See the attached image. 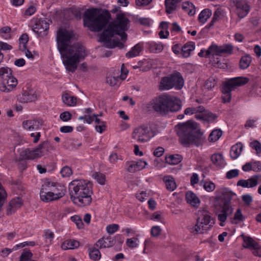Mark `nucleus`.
Instances as JSON below:
<instances>
[{
    "instance_id": "f257e3e1",
    "label": "nucleus",
    "mask_w": 261,
    "mask_h": 261,
    "mask_svg": "<svg viewBox=\"0 0 261 261\" xmlns=\"http://www.w3.org/2000/svg\"><path fill=\"white\" fill-rule=\"evenodd\" d=\"M73 37L72 31L59 29L57 34L58 49L63 59V63L68 71L74 72L78 63L88 55L85 47L79 43L69 45Z\"/></svg>"
},
{
    "instance_id": "f03ea898",
    "label": "nucleus",
    "mask_w": 261,
    "mask_h": 261,
    "mask_svg": "<svg viewBox=\"0 0 261 261\" xmlns=\"http://www.w3.org/2000/svg\"><path fill=\"white\" fill-rule=\"evenodd\" d=\"M129 23V20L124 13L117 14L116 19L110 22L100 34V41L105 43L109 48L118 47L122 48L124 45L122 42L118 39H114L112 42L111 39L115 35H118L120 36L121 40L125 42L127 39V34L125 32L128 29Z\"/></svg>"
},
{
    "instance_id": "7ed1b4c3",
    "label": "nucleus",
    "mask_w": 261,
    "mask_h": 261,
    "mask_svg": "<svg viewBox=\"0 0 261 261\" xmlns=\"http://www.w3.org/2000/svg\"><path fill=\"white\" fill-rule=\"evenodd\" d=\"M179 142L183 145L202 146L206 142L203 133L198 124L192 120L179 123L175 126Z\"/></svg>"
},
{
    "instance_id": "20e7f679",
    "label": "nucleus",
    "mask_w": 261,
    "mask_h": 261,
    "mask_svg": "<svg viewBox=\"0 0 261 261\" xmlns=\"http://www.w3.org/2000/svg\"><path fill=\"white\" fill-rule=\"evenodd\" d=\"M70 198L76 205L81 207L89 205L92 200V185L86 180L74 179L69 184Z\"/></svg>"
},
{
    "instance_id": "39448f33",
    "label": "nucleus",
    "mask_w": 261,
    "mask_h": 261,
    "mask_svg": "<svg viewBox=\"0 0 261 261\" xmlns=\"http://www.w3.org/2000/svg\"><path fill=\"white\" fill-rule=\"evenodd\" d=\"M216 193L214 207L218 219L220 222V225L223 226L227 218L233 214L234 208L231 200L237 198V195L228 188H222Z\"/></svg>"
},
{
    "instance_id": "423d86ee",
    "label": "nucleus",
    "mask_w": 261,
    "mask_h": 261,
    "mask_svg": "<svg viewBox=\"0 0 261 261\" xmlns=\"http://www.w3.org/2000/svg\"><path fill=\"white\" fill-rule=\"evenodd\" d=\"M110 18L111 14L107 10L92 8L85 11L84 24L91 31L99 32L108 24Z\"/></svg>"
},
{
    "instance_id": "0eeeda50",
    "label": "nucleus",
    "mask_w": 261,
    "mask_h": 261,
    "mask_svg": "<svg viewBox=\"0 0 261 261\" xmlns=\"http://www.w3.org/2000/svg\"><path fill=\"white\" fill-rule=\"evenodd\" d=\"M148 111L154 110L161 115L169 112H175L181 108V101L177 97L168 95H161L146 103Z\"/></svg>"
},
{
    "instance_id": "6e6552de",
    "label": "nucleus",
    "mask_w": 261,
    "mask_h": 261,
    "mask_svg": "<svg viewBox=\"0 0 261 261\" xmlns=\"http://www.w3.org/2000/svg\"><path fill=\"white\" fill-rule=\"evenodd\" d=\"M249 81L248 77L239 76L231 78L225 82L222 87V99L224 103L229 102L231 99V92L237 87L246 84Z\"/></svg>"
},
{
    "instance_id": "1a4fd4ad",
    "label": "nucleus",
    "mask_w": 261,
    "mask_h": 261,
    "mask_svg": "<svg viewBox=\"0 0 261 261\" xmlns=\"http://www.w3.org/2000/svg\"><path fill=\"white\" fill-rule=\"evenodd\" d=\"M184 84V81L181 74L178 72H175L162 79L159 89L161 90H165L175 88L177 90H179L182 88Z\"/></svg>"
},
{
    "instance_id": "9d476101",
    "label": "nucleus",
    "mask_w": 261,
    "mask_h": 261,
    "mask_svg": "<svg viewBox=\"0 0 261 261\" xmlns=\"http://www.w3.org/2000/svg\"><path fill=\"white\" fill-rule=\"evenodd\" d=\"M0 77L2 81L0 90L8 93L12 91L17 85V80L12 75L11 70L7 67L0 68Z\"/></svg>"
},
{
    "instance_id": "9b49d317",
    "label": "nucleus",
    "mask_w": 261,
    "mask_h": 261,
    "mask_svg": "<svg viewBox=\"0 0 261 261\" xmlns=\"http://www.w3.org/2000/svg\"><path fill=\"white\" fill-rule=\"evenodd\" d=\"M199 215L202 216V217H199L197 219V223L194 226L189 227V230L190 232L194 234H197L199 233H202L203 231L210 229L211 225L210 224L211 221V217L208 214L206 210L199 211Z\"/></svg>"
},
{
    "instance_id": "f8f14e48",
    "label": "nucleus",
    "mask_w": 261,
    "mask_h": 261,
    "mask_svg": "<svg viewBox=\"0 0 261 261\" xmlns=\"http://www.w3.org/2000/svg\"><path fill=\"white\" fill-rule=\"evenodd\" d=\"M155 134L152 128L143 124L136 127L132 133V137L138 142L145 143L149 141Z\"/></svg>"
},
{
    "instance_id": "ddd939ff",
    "label": "nucleus",
    "mask_w": 261,
    "mask_h": 261,
    "mask_svg": "<svg viewBox=\"0 0 261 261\" xmlns=\"http://www.w3.org/2000/svg\"><path fill=\"white\" fill-rule=\"evenodd\" d=\"M42 148H22L19 149V156L16 157V162H19L26 160H34L40 158L43 154Z\"/></svg>"
},
{
    "instance_id": "4468645a",
    "label": "nucleus",
    "mask_w": 261,
    "mask_h": 261,
    "mask_svg": "<svg viewBox=\"0 0 261 261\" xmlns=\"http://www.w3.org/2000/svg\"><path fill=\"white\" fill-rule=\"evenodd\" d=\"M233 46L230 44H224L221 46L212 45L206 50V56H207L213 53H215L216 55L231 54Z\"/></svg>"
},
{
    "instance_id": "2eb2a0df",
    "label": "nucleus",
    "mask_w": 261,
    "mask_h": 261,
    "mask_svg": "<svg viewBox=\"0 0 261 261\" xmlns=\"http://www.w3.org/2000/svg\"><path fill=\"white\" fill-rule=\"evenodd\" d=\"M45 182L57 200L65 195L66 188L64 186L57 182L47 181Z\"/></svg>"
},
{
    "instance_id": "dca6fc26",
    "label": "nucleus",
    "mask_w": 261,
    "mask_h": 261,
    "mask_svg": "<svg viewBox=\"0 0 261 261\" xmlns=\"http://www.w3.org/2000/svg\"><path fill=\"white\" fill-rule=\"evenodd\" d=\"M49 24L44 19H40L33 26V31L40 37H44L48 34Z\"/></svg>"
},
{
    "instance_id": "f3484780",
    "label": "nucleus",
    "mask_w": 261,
    "mask_h": 261,
    "mask_svg": "<svg viewBox=\"0 0 261 261\" xmlns=\"http://www.w3.org/2000/svg\"><path fill=\"white\" fill-rule=\"evenodd\" d=\"M17 99L20 102H30L37 100V95L34 90L27 88L26 90H23V92L18 96Z\"/></svg>"
},
{
    "instance_id": "a211bd4d",
    "label": "nucleus",
    "mask_w": 261,
    "mask_h": 261,
    "mask_svg": "<svg viewBox=\"0 0 261 261\" xmlns=\"http://www.w3.org/2000/svg\"><path fill=\"white\" fill-rule=\"evenodd\" d=\"M233 4L236 7V13L240 18H244L249 13L250 6L246 1H240Z\"/></svg>"
},
{
    "instance_id": "6ab92c4d",
    "label": "nucleus",
    "mask_w": 261,
    "mask_h": 261,
    "mask_svg": "<svg viewBox=\"0 0 261 261\" xmlns=\"http://www.w3.org/2000/svg\"><path fill=\"white\" fill-rule=\"evenodd\" d=\"M258 176L254 175L251 178L245 180L240 179L237 182L238 186L245 188H250L256 187L258 185Z\"/></svg>"
},
{
    "instance_id": "aec40b11",
    "label": "nucleus",
    "mask_w": 261,
    "mask_h": 261,
    "mask_svg": "<svg viewBox=\"0 0 261 261\" xmlns=\"http://www.w3.org/2000/svg\"><path fill=\"white\" fill-rule=\"evenodd\" d=\"M48 189H49V188L46 182H45V184L42 185L40 192L41 199L45 202L57 200L55 199V197L54 196L53 193H52L50 190Z\"/></svg>"
},
{
    "instance_id": "412c9836",
    "label": "nucleus",
    "mask_w": 261,
    "mask_h": 261,
    "mask_svg": "<svg viewBox=\"0 0 261 261\" xmlns=\"http://www.w3.org/2000/svg\"><path fill=\"white\" fill-rule=\"evenodd\" d=\"M42 125L41 120H28L22 122V126L25 129L32 131L37 130Z\"/></svg>"
},
{
    "instance_id": "4be33fe9",
    "label": "nucleus",
    "mask_w": 261,
    "mask_h": 261,
    "mask_svg": "<svg viewBox=\"0 0 261 261\" xmlns=\"http://www.w3.org/2000/svg\"><path fill=\"white\" fill-rule=\"evenodd\" d=\"M114 244V240L111 237H107L106 238H102L100 239L95 244L94 246L99 247V248H103L106 247H110Z\"/></svg>"
},
{
    "instance_id": "5701e85b",
    "label": "nucleus",
    "mask_w": 261,
    "mask_h": 261,
    "mask_svg": "<svg viewBox=\"0 0 261 261\" xmlns=\"http://www.w3.org/2000/svg\"><path fill=\"white\" fill-rule=\"evenodd\" d=\"M243 239L244 244L243 247L245 248L249 249L252 250L258 243L254 241L251 237L249 236H246L244 234L241 236Z\"/></svg>"
},
{
    "instance_id": "b1692460",
    "label": "nucleus",
    "mask_w": 261,
    "mask_h": 261,
    "mask_svg": "<svg viewBox=\"0 0 261 261\" xmlns=\"http://www.w3.org/2000/svg\"><path fill=\"white\" fill-rule=\"evenodd\" d=\"M22 204V201L20 198L16 197L13 199L9 202V207L7 210V214L8 215L11 214V211H12L13 212L17 208H20Z\"/></svg>"
},
{
    "instance_id": "393cba45",
    "label": "nucleus",
    "mask_w": 261,
    "mask_h": 261,
    "mask_svg": "<svg viewBox=\"0 0 261 261\" xmlns=\"http://www.w3.org/2000/svg\"><path fill=\"white\" fill-rule=\"evenodd\" d=\"M186 199L188 203L194 206H198L200 203V200L196 195L191 191L186 193Z\"/></svg>"
},
{
    "instance_id": "a878e982",
    "label": "nucleus",
    "mask_w": 261,
    "mask_h": 261,
    "mask_svg": "<svg viewBox=\"0 0 261 261\" xmlns=\"http://www.w3.org/2000/svg\"><path fill=\"white\" fill-rule=\"evenodd\" d=\"M181 0H165V5L166 12L167 14H171L177 7V4Z\"/></svg>"
},
{
    "instance_id": "bb28decb",
    "label": "nucleus",
    "mask_w": 261,
    "mask_h": 261,
    "mask_svg": "<svg viewBox=\"0 0 261 261\" xmlns=\"http://www.w3.org/2000/svg\"><path fill=\"white\" fill-rule=\"evenodd\" d=\"M149 51L153 53H161L164 48L163 45L161 42H155L150 41L147 43Z\"/></svg>"
},
{
    "instance_id": "cd10ccee",
    "label": "nucleus",
    "mask_w": 261,
    "mask_h": 261,
    "mask_svg": "<svg viewBox=\"0 0 261 261\" xmlns=\"http://www.w3.org/2000/svg\"><path fill=\"white\" fill-rule=\"evenodd\" d=\"M195 49L194 43L192 42H189L186 43L181 48L182 55L185 58L189 57L190 56L191 52Z\"/></svg>"
},
{
    "instance_id": "c85d7f7f",
    "label": "nucleus",
    "mask_w": 261,
    "mask_h": 261,
    "mask_svg": "<svg viewBox=\"0 0 261 261\" xmlns=\"http://www.w3.org/2000/svg\"><path fill=\"white\" fill-rule=\"evenodd\" d=\"M79 245L80 243L78 241L74 240H68L62 243L61 248L63 250L74 249L77 248Z\"/></svg>"
},
{
    "instance_id": "c756f323",
    "label": "nucleus",
    "mask_w": 261,
    "mask_h": 261,
    "mask_svg": "<svg viewBox=\"0 0 261 261\" xmlns=\"http://www.w3.org/2000/svg\"><path fill=\"white\" fill-rule=\"evenodd\" d=\"M163 180L165 183L167 190L170 191H173L176 187V183L173 177L171 176H165L163 178Z\"/></svg>"
},
{
    "instance_id": "7c9ffc66",
    "label": "nucleus",
    "mask_w": 261,
    "mask_h": 261,
    "mask_svg": "<svg viewBox=\"0 0 261 261\" xmlns=\"http://www.w3.org/2000/svg\"><path fill=\"white\" fill-rule=\"evenodd\" d=\"M182 9L187 12L190 16H193L195 14L196 10L194 5L188 1L182 3Z\"/></svg>"
},
{
    "instance_id": "2f4dec72",
    "label": "nucleus",
    "mask_w": 261,
    "mask_h": 261,
    "mask_svg": "<svg viewBox=\"0 0 261 261\" xmlns=\"http://www.w3.org/2000/svg\"><path fill=\"white\" fill-rule=\"evenodd\" d=\"M63 102L68 106H74L76 103V98L71 96L68 93H65L62 96Z\"/></svg>"
},
{
    "instance_id": "473e14b6",
    "label": "nucleus",
    "mask_w": 261,
    "mask_h": 261,
    "mask_svg": "<svg viewBox=\"0 0 261 261\" xmlns=\"http://www.w3.org/2000/svg\"><path fill=\"white\" fill-rule=\"evenodd\" d=\"M251 62V57L249 55H246L242 57L240 59L239 66L241 69L247 68Z\"/></svg>"
},
{
    "instance_id": "72a5a7b5",
    "label": "nucleus",
    "mask_w": 261,
    "mask_h": 261,
    "mask_svg": "<svg viewBox=\"0 0 261 261\" xmlns=\"http://www.w3.org/2000/svg\"><path fill=\"white\" fill-rule=\"evenodd\" d=\"M212 15V11L208 9L202 10L198 16V20L200 22L204 23L208 18Z\"/></svg>"
},
{
    "instance_id": "f704fd0d",
    "label": "nucleus",
    "mask_w": 261,
    "mask_h": 261,
    "mask_svg": "<svg viewBox=\"0 0 261 261\" xmlns=\"http://www.w3.org/2000/svg\"><path fill=\"white\" fill-rule=\"evenodd\" d=\"M222 132L220 129L213 130L209 135L208 140L210 142H215L222 136Z\"/></svg>"
},
{
    "instance_id": "c9c22d12",
    "label": "nucleus",
    "mask_w": 261,
    "mask_h": 261,
    "mask_svg": "<svg viewBox=\"0 0 261 261\" xmlns=\"http://www.w3.org/2000/svg\"><path fill=\"white\" fill-rule=\"evenodd\" d=\"M182 157L179 154L170 155L167 158H166V161L167 163L171 165L178 164L181 161Z\"/></svg>"
},
{
    "instance_id": "e433bc0d",
    "label": "nucleus",
    "mask_w": 261,
    "mask_h": 261,
    "mask_svg": "<svg viewBox=\"0 0 261 261\" xmlns=\"http://www.w3.org/2000/svg\"><path fill=\"white\" fill-rule=\"evenodd\" d=\"M141 51V47L139 44H136L131 50L126 54V57L127 58L135 57L139 55Z\"/></svg>"
},
{
    "instance_id": "4c0bfd02",
    "label": "nucleus",
    "mask_w": 261,
    "mask_h": 261,
    "mask_svg": "<svg viewBox=\"0 0 261 261\" xmlns=\"http://www.w3.org/2000/svg\"><path fill=\"white\" fill-rule=\"evenodd\" d=\"M29 41V36L27 34H23L19 38V49L22 51L27 48V44Z\"/></svg>"
},
{
    "instance_id": "58836bf2",
    "label": "nucleus",
    "mask_w": 261,
    "mask_h": 261,
    "mask_svg": "<svg viewBox=\"0 0 261 261\" xmlns=\"http://www.w3.org/2000/svg\"><path fill=\"white\" fill-rule=\"evenodd\" d=\"M33 255V253L29 250L24 249L20 256L19 261H33L32 260Z\"/></svg>"
},
{
    "instance_id": "ea45409f",
    "label": "nucleus",
    "mask_w": 261,
    "mask_h": 261,
    "mask_svg": "<svg viewBox=\"0 0 261 261\" xmlns=\"http://www.w3.org/2000/svg\"><path fill=\"white\" fill-rule=\"evenodd\" d=\"M124 169L126 171L132 173L137 172V170L136 168L135 161H128L126 162L125 163Z\"/></svg>"
},
{
    "instance_id": "a19ab883",
    "label": "nucleus",
    "mask_w": 261,
    "mask_h": 261,
    "mask_svg": "<svg viewBox=\"0 0 261 261\" xmlns=\"http://www.w3.org/2000/svg\"><path fill=\"white\" fill-rule=\"evenodd\" d=\"M92 177L96 180L99 184L103 185L106 181V176L103 174L95 172L92 174Z\"/></svg>"
},
{
    "instance_id": "79ce46f5",
    "label": "nucleus",
    "mask_w": 261,
    "mask_h": 261,
    "mask_svg": "<svg viewBox=\"0 0 261 261\" xmlns=\"http://www.w3.org/2000/svg\"><path fill=\"white\" fill-rule=\"evenodd\" d=\"M89 256L90 258L94 260H98L101 257L99 250L95 247L89 251Z\"/></svg>"
},
{
    "instance_id": "37998d69",
    "label": "nucleus",
    "mask_w": 261,
    "mask_h": 261,
    "mask_svg": "<svg viewBox=\"0 0 261 261\" xmlns=\"http://www.w3.org/2000/svg\"><path fill=\"white\" fill-rule=\"evenodd\" d=\"M212 162L217 166H221L223 164V158L221 154H214L211 157Z\"/></svg>"
},
{
    "instance_id": "c03bdc74",
    "label": "nucleus",
    "mask_w": 261,
    "mask_h": 261,
    "mask_svg": "<svg viewBox=\"0 0 261 261\" xmlns=\"http://www.w3.org/2000/svg\"><path fill=\"white\" fill-rule=\"evenodd\" d=\"M216 84V78L215 77L211 76L205 81L204 84V87L207 90H211L215 86Z\"/></svg>"
},
{
    "instance_id": "a18cd8bd",
    "label": "nucleus",
    "mask_w": 261,
    "mask_h": 261,
    "mask_svg": "<svg viewBox=\"0 0 261 261\" xmlns=\"http://www.w3.org/2000/svg\"><path fill=\"white\" fill-rule=\"evenodd\" d=\"M243 148H231L230 155L232 159H236L242 151Z\"/></svg>"
},
{
    "instance_id": "49530a36",
    "label": "nucleus",
    "mask_w": 261,
    "mask_h": 261,
    "mask_svg": "<svg viewBox=\"0 0 261 261\" xmlns=\"http://www.w3.org/2000/svg\"><path fill=\"white\" fill-rule=\"evenodd\" d=\"M11 29L9 27H5L1 29L0 33L1 34L2 36L5 39H9L10 38V31Z\"/></svg>"
},
{
    "instance_id": "de8ad7c7",
    "label": "nucleus",
    "mask_w": 261,
    "mask_h": 261,
    "mask_svg": "<svg viewBox=\"0 0 261 261\" xmlns=\"http://www.w3.org/2000/svg\"><path fill=\"white\" fill-rule=\"evenodd\" d=\"M60 173L63 177H69L72 174V171L70 167L65 166L62 168Z\"/></svg>"
},
{
    "instance_id": "09e8293b",
    "label": "nucleus",
    "mask_w": 261,
    "mask_h": 261,
    "mask_svg": "<svg viewBox=\"0 0 261 261\" xmlns=\"http://www.w3.org/2000/svg\"><path fill=\"white\" fill-rule=\"evenodd\" d=\"M244 219L245 218L242 214L241 209L238 208L234 213L233 218L232 219L231 222L233 223V220H237L240 222H242L243 221Z\"/></svg>"
},
{
    "instance_id": "8fccbe9b",
    "label": "nucleus",
    "mask_w": 261,
    "mask_h": 261,
    "mask_svg": "<svg viewBox=\"0 0 261 261\" xmlns=\"http://www.w3.org/2000/svg\"><path fill=\"white\" fill-rule=\"evenodd\" d=\"M203 188L207 192H210L215 189L216 186L212 181H205L203 185Z\"/></svg>"
},
{
    "instance_id": "3c124183",
    "label": "nucleus",
    "mask_w": 261,
    "mask_h": 261,
    "mask_svg": "<svg viewBox=\"0 0 261 261\" xmlns=\"http://www.w3.org/2000/svg\"><path fill=\"white\" fill-rule=\"evenodd\" d=\"M135 164L137 171L145 168L147 165V162L142 160H138L137 161H135Z\"/></svg>"
},
{
    "instance_id": "603ef678",
    "label": "nucleus",
    "mask_w": 261,
    "mask_h": 261,
    "mask_svg": "<svg viewBox=\"0 0 261 261\" xmlns=\"http://www.w3.org/2000/svg\"><path fill=\"white\" fill-rule=\"evenodd\" d=\"M71 220L75 222L78 228H82L83 227L84 224L82 222V219L78 216H74L71 217Z\"/></svg>"
},
{
    "instance_id": "864d4df0",
    "label": "nucleus",
    "mask_w": 261,
    "mask_h": 261,
    "mask_svg": "<svg viewBox=\"0 0 261 261\" xmlns=\"http://www.w3.org/2000/svg\"><path fill=\"white\" fill-rule=\"evenodd\" d=\"M239 174V170L237 169H233L228 171L226 174V178L227 179H231L238 176Z\"/></svg>"
},
{
    "instance_id": "5fc2aeb1",
    "label": "nucleus",
    "mask_w": 261,
    "mask_h": 261,
    "mask_svg": "<svg viewBox=\"0 0 261 261\" xmlns=\"http://www.w3.org/2000/svg\"><path fill=\"white\" fill-rule=\"evenodd\" d=\"M119 225L116 224H112L107 226L106 230L108 233L113 234L118 230Z\"/></svg>"
},
{
    "instance_id": "6e6d98bb",
    "label": "nucleus",
    "mask_w": 261,
    "mask_h": 261,
    "mask_svg": "<svg viewBox=\"0 0 261 261\" xmlns=\"http://www.w3.org/2000/svg\"><path fill=\"white\" fill-rule=\"evenodd\" d=\"M119 81L118 77L109 76L107 77L106 82L111 86L117 85V82Z\"/></svg>"
},
{
    "instance_id": "4d7b16f0",
    "label": "nucleus",
    "mask_w": 261,
    "mask_h": 261,
    "mask_svg": "<svg viewBox=\"0 0 261 261\" xmlns=\"http://www.w3.org/2000/svg\"><path fill=\"white\" fill-rule=\"evenodd\" d=\"M138 241L137 238H131V239H127L126 241V243L127 246H128L129 248H135L136 247L138 246V244L137 243V241Z\"/></svg>"
},
{
    "instance_id": "13d9d810",
    "label": "nucleus",
    "mask_w": 261,
    "mask_h": 261,
    "mask_svg": "<svg viewBox=\"0 0 261 261\" xmlns=\"http://www.w3.org/2000/svg\"><path fill=\"white\" fill-rule=\"evenodd\" d=\"M7 197V193L0 184V206L3 205L4 200Z\"/></svg>"
},
{
    "instance_id": "bf43d9fd",
    "label": "nucleus",
    "mask_w": 261,
    "mask_h": 261,
    "mask_svg": "<svg viewBox=\"0 0 261 261\" xmlns=\"http://www.w3.org/2000/svg\"><path fill=\"white\" fill-rule=\"evenodd\" d=\"M60 118L63 121H68L71 119V115L69 112L65 111L60 114Z\"/></svg>"
},
{
    "instance_id": "052dcab7",
    "label": "nucleus",
    "mask_w": 261,
    "mask_h": 261,
    "mask_svg": "<svg viewBox=\"0 0 261 261\" xmlns=\"http://www.w3.org/2000/svg\"><path fill=\"white\" fill-rule=\"evenodd\" d=\"M252 166V170L255 172L261 171V163L258 161L251 162Z\"/></svg>"
},
{
    "instance_id": "680f3d73",
    "label": "nucleus",
    "mask_w": 261,
    "mask_h": 261,
    "mask_svg": "<svg viewBox=\"0 0 261 261\" xmlns=\"http://www.w3.org/2000/svg\"><path fill=\"white\" fill-rule=\"evenodd\" d=\"M161 229L158 226H154L151 228V234L153 237H158L161 234Z\"/></svg>"
},
{
    "instance_id": "e2e57ef3",
    "label": "nucleus",
    "mask_w": 261,
    "mask_h": 261,
    "mask_svg": "<svg viewBox=\"0 0 261 261\" xmlns=\"http://www.w3.org/2000/svg\"><path fill=\"white\" fill-rule=\"evenodd\" d=\"M242 199L245 204L249 205L252 201V197L249 194L243 195Z\"/></svg>"
},
{
    "instance_id": "0e129e2a",
    "label": "nucleus",
    "mask_w": 261,
    "mask_h": 261,
    "mask_svg": "<svg viewBox=\"0 0 261 261\" xmlns=\"http://www.w3.org/2000/svg\"><path fill=\"white\" fill-rule=\"evenodd\" d=\"M35 245V242L34 241L30 242H25L23 243H20L19 244H17L15 246V249H17L19 248H23L27 246H34Z\"/></svg>"
},
{
    "instance_id": "69168bd1",
    "label": "nucleus",
    "mask_w": 261,
    "mask_h": 261,
    "mask_svg": "<svg viewBox=\"0 0 261 261\" xmlns=\"http://www.w3.org/2000/svg\"><path fill=\"white\" fill-rule=\"evenodd\" d=\"M122 160L121 156H119V155L116 153H112L109 156V160L111 163L115 164L116 163L118 160Z\"/></svg>"
},
{
    "instance_id": "338daca9",
    "label": "nucleus",
    "mask_w": 261,
    "mask_h": 261,
    "mask_svg": "<svg viewBox=\"0 0 261 261\" xmlns=\"http://www.w3.org/2000/svg\"><path fill=\"white\" fill-rule=\"evenodd\" d=\"M251 250L254 256L261 257V246L259 244Z\"/></svg>"
},
{
    "instance_id": "774afa93",
    "label": "nucleus",
    "mask_w": 261,
    "mask_h": 261,
    "mask_svg": "<svg viewBox=\"0 0 261 261\" xmlns=\"http://www.w3.org/2000/svg\"><path fill=\"white\" fill-rule=\"evenodd\" d=\"M99 125H96L95 126V129L99 133H103L106 128L105 122H100Z\"/></svg>"
}]
</instances>
